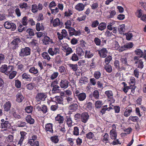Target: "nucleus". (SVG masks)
Masks as SVG:
<instances>
[{
  "mask_svg": "<svg viewBox=\"0 0 146 146\" xmlns=\"http://www.w3.org/2000/svg\"><path fill=\"white\" fill-rule=\"evenodd\" d=\"M15 86L17 88H21V82L19 80H16L15 81Z\"/></svg>",
  "mask_w": 146,
  "mask_h": 146,
  "instance_id": "13d9d810",
  "label": "nucleus"
},
{
  "mask_svg": "<svg viewBox=\"0 0 146 146\" xmlns=\"http://www.w3.org/2000/svg\"><path fill=\"white\" fill-rule=\"evenodd\" d=\"M112 59V58L111 56L109 55L105 58V62L107 64L110 63Z\"/></svg>",
  "mask_w": 146,
  "mask_h": 146,
  "instance_id": "052dcab7",
  "label": "nucleus"
},
{
  "mask_svg": "<svg viewBox=\"0 0 146 146\" xmlns=\"http://www.w3.org/2000/svg\"><path fill=\"white\" fill-rule=\"evenodd\" d=\"M101 76V73L99 71H96L95 72L94 74V76L95 78L98 79H99Z\"/></svg>",
  "mask_w": 146,
  "mask_h": 146,
  "instance_id": "09e8293b",
  "label": "nucleus"
},
{
  "mask_svg": "<svg viewBox=\"0 0 146 146\" xmlns=\"http://www.w3.org/2000/svg\"><path fill=\"white\" fill-rule=\"evenodd\" d=\"M93 97L96 99H99V92L97 90H94L93 93Z\"/></svg>",
  "mask_w": 146,
  "mask_h": 146,
  "instance_id": "a18cd8bd",
  "label": "nucleus"
},
{
  "mask_svg": "<svg viewBox=\"0 0 146 146\" xmlns=\"http://www.w3.org/2000/svg\"><path fill=\"white\" fill-rule=\"evenodd\" d=\"M60 52L59 49L58 47L53 48H50L48 50V53L51 56L59 54Z\"/></svg>",
  "mask_w": 146,
  "mask_h": 146,
  "instance_id": "39448f33",
  "label": "nucleus"
},
{
  "mask_svg": "<svg viewBox=\"0 0 146 146\" xmlns=\"http://www.w3.org/2000/svg\"><path fill=\"white\" fill-rule=\"evenodd\" d=\"M16 101L18 102H21L24 99V97L20 93H18L16 95Z\"/></svg>",
  "mask_w": 146,
  "mask_h": 146,
  "instance_id": "a878e982",
  "label": "nucleus"
},
{
  "mask_svg": "<svg viewBox=\"0 0 146 146\" xmlns=\"http://www.w3.org/2000/svg\"><path fill=\"white\" fill-rule=\"evenodd\" d=\"M132 111V109L131 108L127 109L124 113V115L126 117L129 116Z\"/></svg>",
  "mask_w": 146,
  "mask_h": 146,
  "instance_id": "cd10ccee",
  "label": "nucleus"
},
{
  "mask_svg": "<svg viewBox=\"0 0 146 146\" xmlns=\"http://www.w3.org/2000/svg\"><path fill=\"white\" fill-rule=\"evenodd\" d=\"M125 25H121L118 28V31L120 34L123 33L125 30Z\"/></svg>",
  "mask_w": 146,
  "mask_h": 146,
  "instance_id": "f704fd0d",
  "label": "nucleus"
},
{
  "mask_svg": "<svg viewBox=\"0 0 146 146\" xmlns=\"http://www.w3.org/2000/svg\"><path fill=\"white\" fill-rule=\"evenodd\" d=\"M133 44L132 42L127 43L125 44L122 47V50H125L126 48H131L133 47Z\"/></svg>",
  "mask_w": 146,
  "mask_h": 146,
  "instance_id": "b1692460",
  "label": "nucleus"
},
{
  "mask_svg": "<svg viewBox=\"0 0 146 146\" xmlns=\"http://www.w3.org/2000/svg\"><path fill=\"white\" fill-rule=\"evenodd\" d=\"M63 23L60 21L58 18H56L54 19L53 23V25L54 27H56L60 25H62Z\"/></svg>",
  "mask_w": 146,
  "mask_h": 146,
  "instance_id": "c85d7f7f",
  "label": "nucleus"
},
{
  "mask_svg": "<svg viewBox=\"0 0 146 146\" xmlns=\"http://www.w3.org/2000/svg\"><path fill=\"white\" fill-rule=\"evenodd\" d=\"M136 54L139 55L138 56L140 57H142L143 53V52L139 49H137L135 51Z\"/></svg>",
  "mask_w": 146,
  "mask_h": 146,
  "instance_id": "a19ab883",
  "label": "nucleus"
},
{
  "mask_svg": "<svg viewBox=\"0 0 146 146\" xmlns=\"http://www.w3.org/2000/svg\"><path fill=\"white\" fill-rule=\"evenodd\" d=\"M70 69L73 71L76 72L78 69V65L77 64H69L68 65Z\"/></svg>",
  "mask_w": 146,
  "mask_h": 146,
  "instance_id": "c756f323",
  "label": "nucleus"
},
{
  "mask_svg": "<svg viewBox=\"0 0 146 146\" xmlns=\"http://www.w3.org/2000/svg\"><path fill=\"white\" fill-rule=\"evenodd\" d=\"M56 81L52 82L50 86L53 87L52 91L53 93H59L60 92V87L57 85H55Z\"/></svg>",
  "mask_w": 146,
  "mask_h": 146,
  "instance_id": "20e7f679",
  "label": "nucleus"
},
{
  "mask_svg": "<svg viewBox=\"0 0 146 146\" xmlns=\"http://www.w3.org/2000/svg\"><path fill=\"white\" fill-rule=\"evenodd\" d=\"M55 102L56 103L60 104H63V99L59 96H56L54 98Z\"/></svg>",
  "mask_w": 146,
  "mask_h": 146,
  "instance_id": "5701e85b",
  "label": "nucleus"
},
{
  "mask_svg": "<svg viewBox=\"0 0 146 146\" xmlns=\"http://www.w3.org/2000/svg\"><path fill=\"white\" fill-rule=\"evenodd\" d=\"M4 26L7 29H11V31H14L16 29V25L13 23H11L9 22L6 21L5 23Z\"/></svg>",
  "mask_w": 146,
  "mask_h": 146,
  "instance_id": "7ed1b4c3",
  "label": "nucleus"
},
{
  "mask_svg": "<svg viewBox=\"0 0 146 146\" xmlns=\"http://www.w3.org/2000/svg\"><path fill=\"white\" fill-rule=\"evenodd\" d=\"M50 139L51 141L55 143H57L58 141V137L57 136L52 137H51Z\"/></svg>",
  "mask_w": 146,
  "mask_h": 146,
  "instance_id": "0e129e2a",
  "label": "nucleus"
},
{
  "mask_svg": "<svg viewBox=\"0 0 146 146\" xmlns=\"http://www.w3.org/2000/svg\"><path fill=\"white\" fill-rule=\"evenodd\" d=\"M25 119L27 122L31 124H33L34 123V119L32 118L31 116L30 115H27Z\"/></svg>",
  "mask_w": 146,
  "mask_h": 146,
  "instance_id": "aec40b11",
  "label": "nucleus"
},
{
  "mask_svg": "<svg viewBox=\"0 0 146 146\" xmlns=\"http://www.w3.org/2000/svg\"><path fill=\"white\" fill-rule=\"evenodd\" d=\"M28 19L27 17L25 16L22 19V23L24 26L26 25L28 23L27 22Z\"/></svg>",
  "mask_w": 146,
  "mask_h": 146,
  "instance_id": "3c124183",
  "label": "nucleus"
},
{
  "mask_svg": "<svg viewBox=\"0 0 146 146\" xmlns=\"http://www.w3.org/2000/svg\"><path fill=\"white\" fill-rule=\"evenodd\" d=\"M36 27V30L38 31H40V30L42 31L44 30V27L42 26V25H40V23H37Z\"/></svg>",
  "mask_w": 146,
  "mask_h": 146,
  "instance_id": "58836bf2",
  "label": "nucleus"
},
{
  "mask_svg": "<svg viewBox=\"0 0 146 146\" xmlns=\"http://www.w3.org/2000/svg\"><path fill=\"white\" fill-rule=\"evenodd\" d=\"M79 127H75L74 128L73 134L74 135L77 136L79 134Z\"/></svg>",
  "mask_w": 146,
  "mask_h": 146,
  "instance_id": "ea45409f",
  "label": "nucleus"
},
{
  "mask_svg": "<svg viewBox=\"0 0 146 146\" xmlns=\"http://www.w3.org/2000/svg\"><path fill=\"white\" fill-rule=\"evenodd\" d=\"M78 96V100L80 101L84 100L86 98V95L85 93L83 92L81 93L78 94L76 95Z\"/></svg>",
  "mask_w": 146,
  "mask_h": 146,
  "instance_id": "4468645a",
  "label": "nucleus"
},
{
  "mask_svg": "<svg viewBox=\"0 0 146 146\" xmlns=\"http://www.w3.org/2000/svg\"><path fill=\"white\" fill-rule=\"evenodd\" d=\"M77 54H78V56L81 57L82 56L84 55V52L83 51L82 49L80 47H78L76 49Z\"/></svg>",
  "mask_w": 146,
  "mask_h": 146,
  "instance_id": "dca6fc26",
  "label": "nucleus"
},
{
  "mask_svg": "<svg viewBox=\"0 0 146 146\" xmlns=\"http://www.w3.org/2000/svg\"><path fill=\"white\" fill-rule=\"evenodd\" d=\"M69 34L70 36L73 35L77 36L81 34L80 30L76 31L74 28L71 27L69 29Z\"/></svg>",
  "mask_w": 146,
  "mask_h": 146,
  "instance_id": "423d86ee",
  "label": "nucleus"
},
{
  "mask_svg": "<svg viewBox=\"0 0 146 146\" xmlns=\"http://www.w3.org/2000/svg\"><path fill=\"white\" fill-rule=\"evenodd\" d=\"M16 74L17 72L15 71H13L12 72L9 74V78L10 79H13L16 76Z\"/></svg>",
  "mask_w": 146,
  "mask_h": 146,
  "instance_id": "774afa93",
  "label": "nucleus"
},
{
  "mask_svg": "<svg viewBox=\"0 0 146 146\" xmlns=\"http://www.w3.org/2000/svg\"><path fill=\"white\" fill-rule=\"evenodd\" d=\"M105 94L108 98H112L113 93L112 91L110 90L107 91L105 92Z\"/></svg>",
  "mask_w": 146,
  "mask_h": 146,
  "instance_id": "de8ad7c7",
  "label": "nucleus"
},
{
  "mask_svg": "<svg viewBox=\"0 0 146 146\" xmlns=\"http://www.w3.org/2000/svg\"><path fill=\"white\" fill-rule=\"evenodd\" d=\"M29 72L31 73L36 74L38 72V70L37 68L33 67L30 68L29 70Z\"/></svg>",
  "mask_w": 146,
  "mask_h": 146,
  "instance_id": "473e14b6",
  "label": "nucleus"
},
{
  "mask_svg": "<svg viewBox=\"0 0 146 146\" xmlns=\"http://www.w3.org/2000/svg\"><path fill=\"white\" fill-rule=\"evenodd\" d=\"M94 41L96 45L99 46L100 45L101 42V40L98 38H95Z\"/></svg>",
  "mask_w": 146,
  "mask_h": 146,
  "instance_id": "680f3d73",
  "label": "nucleus"
},
{
  "mask_svg": "<svg viewBox=\"0 0 146 146\" xmlns=\"http://www.w3.org/2000/svg\"><path fill=\"white\" fill-rule=\"evenodd\" d=\"M19 6L20 8L21 9L24 8L25 9H28L29 7V6L27 4L25 3H21L19 4Z\"/></svg>",
  "mask_w": 146,
  "mask_h": 146,
  "instance_id": "79ce46f5",
  "label": "nucleus"
},
{
  "mask_svg": "<svg viewBox=\"0 0 146 146\" xmlns=\"http://www.w3.org/2000/svg\"><path fill=\"white\" fill-rule=\"evenodd\" d=\"M120 60L122 65L127 66L129 65L127 63V58L125 57L121 58L120 59Z\"/></svg>",
  "mask_w": 146,
  "mask_h": 146,
  "instance_id": "4c0bfd02",
  "label": "nucleus"
},
{
  "mask_svg": "<svg viewBox=\"0 0 146 146\" xmlns=\"http://www.w3.org/2000/svg\"><path fill=\"white\" fill-rule=\"evenodd\" d=\"M42 56L44 58L48 60H49L50 58L48 54L46 52H43L42 54Z\"/></svg>",
  "mask_w": 146,
  "mask_h": 146,
  "instance_id": "c03bdc74",
  "label": "nucleus"
},
{
  "mask_svg": "<svg viewBox=\"0 0 146 146\" xmlns=\"http://www.w3.org/2000/svg\"><path fill=\"white\" fill-rule=\"evenodd\" d=\"M105 69L108 73H110L112 70V67L110 65L106 64L105 65Z\"/></svg>",
  "mask_w": 146,
  "mask_h": 146,
  "instance_id": "72a5a7b5",
  "label": "nucleus"
},
{
  "mask_svg": "<svg viewBox=\"0 0 146 146\" xmlns=\"http://www.w3.org/2000/svg\"><path fill=\"white\" fill-rule=\"evenodd\" d=\"M99 23L98 20L94 21L92 22L91 26L93 28L96 27L99 25Z\"/></svg>",
  "mask_w": 146,
  "mask_h": 146,
  "instance_id": "e2e57ef3",
  "label": "nucleus"
},
{
  "mask_svg": "<svg viewBox=\"0 0 146 146\" xmlns=\"http://www.w3.org/2000/svg\"><path fill=\"white\" fill-rule=\"evenodd\" d=\"M69 83L68 81L66 79L61 80L59 85L61 88L65 89L68 87Z\"/></svg>",
  "mask_w": 146,
  "mask_h": 146,
  "instance_id": "0eeeda50",
  "label": "nucleus"
},
{
  "mask_svg": "<svg viewBox=\"0 0 146 146\" xmlns=\"http://www.w3.org/2000/svg\"><path fill=\"white\" fill-rule=\"evenodd\" d=\"M78 108V105L77 104H70L68 107L69 109L72 111L76 110Z\"/></svg>",
  "mask_w": 146,
  "mask_h": 146,
  "instance_id": "a211bd4d",
  "label": "nucleus"
},
{
  "mask_svg": "<svg viewBox=\"0 0 146 146\" xmlns=\"http://www.w3.org/2000/svg\"><path fill=\"white\" fill-rule=\"evenodd\" d=\"M17 126L19 127H24L26 125V123L25 122L21 121H19L17 123Z\"/></svg>",
  "mask_w": 146,
  "mask_h": 146,
  "instance_id": "bf43d9fd",
  "label": "nucleus"
},
{
  "mask_svg": "<svg viewBox=\"0 0 146 146\" xmlns=\"http://www.w3.org/2000/svg\"><path fill=\"white\" fill-rule=\"evenodd\" d=\"M62 49L63 50H65V52H66V56L71 53L73 52L71 48L69 47L67 45H62Z\"/></svg>",
  "mask_w": 146,
  "mask_h": 146,
  "instance_id": "9d476101",
  "label": "nucleus"
},
{
  "mask_svg": "<svg viewBox=\"0 0 146 146\" xmlns=\"http://www.w3.org/2000/svg\"><path fill=\"white\" fill-rule=\"evenodd\" d=\"M21 42L20 39L18 37L16 36L12 42V44L14 45L13 46L14 49H16L18 47V45Z\"/></svg>",
  "mask_w": 146,
  "mask_h": 146,
  "instance_id": "6e6552de",
  "label": "nucleus"
},
{
  "mask_svg": "<svg viewBox=\"0 0 146 146\" xmlns=\"http://www.w3.org/2000/svg\"><path fill=\"white\" fill-rule=\"evenodd\" d=\"M85 5L82 3H79L75 7V9L79 11H82L84 9Z\"/></svg>",
  "mask_w": 146,
  "mask_h": 146,
  "instance_id": "f8f14e48",
  "label": "nucleus"
},
{
  "mask_svg": "<svg viewBox=\"0 0 146 146\" xmlns=\"http://www.w3.org/2000/svg\"><path fill=\"white\" fill-rule=\"evenodd\" d=\"M7 65L5 64L3 65L0 68L1 72L2 73H5L6 74H7L6 73L7 72Z\"/></svg>",
  "mask_w": 146,
  "mask_h": 146,
  "instance_id": "e433bc0d",
  "label": "nucleus"
},
{
  "mask_svg": "<svg viewBox=\"0 0 146 146\" xmlns=\"http://www.w3.org/2000/svg\"><path fill=\"white\" fill-rule=\"evenodd\" d=\"M102 104V102L100 101H97L95 103V106L97 108H100Z\"/></svg>",
  "mask_w": 146,
  "mask_h": 146,
  "instance_id": "49530a36",
  "label": "nucleus"
},
{
  "mask_svg": "<svg viewBox=\"0 0 146 146\" xmlns=\"http://www.w3.org/2000/svg\"><path fill=\"white\" fill-rule=\"evenodd\" d=\"M93 56V55L92 54H90V51H88L87 50L86 51L85 55V57L89 58L92 57Z\"/></svg>",
  "mask_w": 146,
  "mask_h": 146,
  "instance_id": "69168bd1",
  "label": "nucleus"
},
{
  "mask_svg": "<svg viewBox=\"0 0 146 146\" xmlns=\"http://www.w3.org/2000/svg\"><path fill=\"white\" fill-rule=\"evenodd\" d=\"M28 143L31 146H39V143L38 141L33 140H29Z\"/></svg>",
  "mask_w": 146,
  "mask_h": 146,
  "instance_id": "393cba45",
  "label": "nucleus"
},
{
  "mask_svg": "<svg viewBox=\"0 0 146 146\" xmlns=\"http://www.w3.org/2000/svg\"><path fill=\"white\" fill-rule=\"evenodd\" d=\"M1 125L2 128L7 129L8 127H9L10 124L8 121H5L4 122L1 123Z\"/></svg>",
  "mask_w": 146,
  "mask_h": 146,
  "instance_id": "c9c22d12",
  "label": "nucleus"
},
{
  "mask_svg": "<svg viewBox=\"0 0 146 146\" xmlns=\"http://www.w3.org/2000/svg\"><path fill=\"white\" fill-rule=\"evenodd\" d=\"M88 113L86 112H84L82 113L81 115V119L82 121L86 123L88 121L89 117Z\"/></svg>",
  "mask_w": 146,
  "mask_h": 146,
  "instance_id": "1a4fd4ad",
  "label": "nucleus"
},
{
  "mask_svg": "<svg viewBox=\"0 0 146 146\" xmlns=\"http://www.w3.org/2000/svg\"><path fill=\"white\" fill-rule=\"evenodd\" d=\"M110 137L111 139H115L117 136V133L114 129H112L110 132Z\"/></svg>",
  "mask_w": 146,
  "mask_h": 146,
  "instance_id": "412c9836",
  "label": "nucleus"
},
{
  "mask_svg": "<svg viewBox=\"0 0 146 146\" xmlns=\"http://www.w3.org/2000/svg\"><path fill=\"white\" fill-rule=\"evenodd\" d=\"M138 119L139 118L137 116H130L128 120L129 121H131L133 122H136L137 121Z\"/></svg>",
  "mask_w": 146,
  "mask_h": 146,
  "instance_id": "37998d69",
  "label": "nucleus"
},
{
  "mask_svg": "<svg viewBox=\"0 0 146 146\" xmlns=\"http://www.w3.org/2000/svg\"><path fill=\"white\" fill-rule=\"evenodd\" d=\"M88 82V78L85 76L82 77L80 78L79 83L85 84Z\"/></svg>",
  "mask_w": 146,
  "mask_h": 146,
  "instance_id": "bb28decb",
  "label": "nucleus"
},
{
  "mask_svg": "<svg viewBox=\"0 0 146 146\" xmlns=\"http://www.w3.org/2000/svg\"><path fill=\"white\" fill-rule=\"evenodd\" d=\"M114 64L115 67L118 70H120L119 62L118 60H115L114 62Z\"/></svg>",
  "mask_w": 146,
  "mask_h": 146,
  "instance_id": "8fccbe9b",
  "label": "nucleus"
},
{
  "mask_svg": "<svg viewBox=\"0 0 146 146\" xmlns=\"http://www.w3.org/2000/svg\"><path fill=\"white\" fill-rule=\"evenodd\" d=\"M58 72H54L51 75L50 78L52 80H53L56 78L58 76Z\"/></svg>",
  "mask_w": 146,
  "mask_h": 146,
  "instance_id": "864d4df0",
  "label": "nucleus"
},
{
  "mask_svg": "<svg viewBox=\"0 0 146 146\" xmlns=\"http://www.w3.org/2000/svg\"><path fill=\"white\" fill-rule=\"evenodd\" d=\"M31 54V49L29 47H25L21 50L19 52V56L23 58Z\"/></svg>",
  "mask_w": 146,
  "mask_h": 146,
  "instance_id": "f257e3e1",
  "label": "nucleus"
},
{
  "mask_svg": "<svg viewBox=\"0 0 146 146\" xmlns=\"http://www.w3.org/2000/svg\"><path fill=\"white\" fill-rule=\"evenodd\" d=\"M33 110V108L31 106H28L27 107L25 108L26 111L28 113H30L32 112Z\"/></svg>",
  "mask_w": 146,
  "mask_h": 146,
  "instance_id": "6e6d98bb",
  "label": "nucleus"
},
{
  "mask_svg": "<svg viewBox=\"0 0 146 146\" xmlns=\"http://www.w3.org/2000/svg\"><path fill=\"white\" fill-rule=\"evenodd\" d=\"M42 42L45 45L51 43L52 42V40L47 36H45L44 37V38L42 40Z\"/></svg>",
  "mask_w": 146,
  "mask_h": 146,
  "instance_id": "9b49d317",
  "label": "nucleus"
},
{
  "mask_svg": "<svg viewBox=\"0 0 146 146\" xmlns=\"http://www.w3.org/2000/svg\"><path fill=\"white\" fill-rule=\"evenodd\" d=\"M11 106V104L9 102H6L4 105V110L8 111L10 110Z\"/></svg>",
  "mask_w": 146,
  "mask_h": 146,
  "instance_id": "6ab92c4d",
  "label": "nucleus"
},
{
  "mask_svg": "<svg viewBox=\"0 0 146 146\" xmlns=\"http://www.w3.org/2000/svg\"><path fill=\"white\" fill-rule=\"evenodd\" d=\"M26 32L29 34L30 36H34V31L32 29H28L27 30Z\"/></svg>",
  "mask_w": 146,
  "mask_h": 146,
  "instance_id": "338daca9",
  "label": "nucleus"
},
{
  "mask_svg": "<svg viewBox=\"0 0 146 146\" xmlns=\"http://www.w3.org/2000/svg\"><path fill=\"white\" fill-rule=\"evenodd\" d=\"M47 96L46 93H38L36 95L35 99L37 102L44 101L45 100Z\"/></svg>",
  "mask_w": 146,
  "mask_h": 146,
  "instance_id": "f03ea898",
  "label": "nucleus"
},
{
  "mask_svg": "<svg viewBox=\"0 0 146 146\" xmlns=\"http://www.w3.org/2000/svg\"><path fill=\"white\" fill-rule=\"evenodd\" d=\"M65 25H66L65 28L67 29H70V28H71L70 26L71 25V22L70 20H68L65 23Z\"/></svg>",
  "mask_w": 146,
  "mask_h": 146,
  "instance_id": "4d7b16f0",
  "label": "nucleus"
},
{
  "mask_svg": "<svg viewBox=\"0 0 146 146\" xmlns=\"http://www.w3.org/2000/svg\"><path fill=\"white\" fill-rule=\"evenodd\" d=\"M55 120L58 121L59 123H62L64 121V118L63 116H61L60 114H58L55 117Z\"/></svg>",
  "mask_w": 146,
  "mask_h": 146,
  "instance_id": "4be33fe9",
  "label": "nucleus"
},
{
  "mask_svg": "<svg viewBox=\"0 0 146 146\" xmlns=\"http://www.w3.org/2000/svg\"><path fill=\"white\" fill-rule=\"evenodd\" d=\"M52 124L51 123L47 124L45 125V130L47 132L49 131L51 133L53 132L52 129Z\"/></svg>",
  "mask_w": 146,
  "mask_h": 146,
  "instance_id": "f3484780",
  "label": "nucleus"
},
{
  "mask_svg": "<svg viewBox=\"0 0 146 146\" xmlns=\"http://www.w3.org/2000/svg\"><path fill=\"white\" fill-rule=\"evenodd\" d=\"M22 77L23 79L29 82H31L32 79V78L30 75L27 74L26 73L23 74Z\"/></svg>",
  "mask_w": 146,
  "mask_h": 146,
  "instance_id": "2eb2a0df",
  "label": "nucleus"
},
{
  "mask_svg": "<svg viewBox=\"0 0 146 146\" xmlns=\"http://www.w3.org/2000/svg\"><path fill=\"white\" fill-rule=\"evenodd\" d=\"M106 27V24L105 23L102 22L98 26V29L102 31L105 29Z\"/></svg>",
  "mask_w": 146,
  "mask_h": 146,
  "instance_id": "2f4dec72",
  "label": "nucleus"
},
{
  "mask_svg": "<svg viewBox=\"0 0 146 146\" xmlns=\"http://www.w3.org/2000/svg\"><path fill=\"white\" fill-rule=\"evenodd\" d=\"M71 59L73 61H76L78 60L79 59L77 55L75 53H74L72 54V56L71 58Z\"/></svg>",
  "mask_w": 146,
  "mask_h": 146,
  "instance_id": "603ef678",
  "label": "nucleus"
},
{
  "mask_svg": "<svg viewBox=\"0 0 146 146\" xmlns=\"http://www.w3.org/2000/svg\"><path fill=\"white\" fill-rule=\"evenodd\" d=\"M67 117V124L69 127H70L72 126V121L71 118L70 117Z\"/></svg>",
  "mask_w": 146,
  "mask_h": 146,
  "instance_id": "5fc2aeb1",
  "label": "nucleus"
},
{
  "mask_svg": "<svg viewBox=\"0 0 146 146\" xmlns=\"http://www.w3.org/2000/svg\"><path fill=\"white\" fill-rule=\"evenodd\" d=\"M35 83L31 82L27 84L26 87L29 90H32L35 87Z\"/></svg>",
  "mask_w": 146,
  "mask_h": 146,
  "instance_id": "7c9ffc66",
  "label": "nucleus"
},
{
  "mask_svg": "<svg viewBox=\"0 0 146 146\" xmlns=\"http://www.w3.org/2000/svg\"><path fill=\"white\" fill-rule=\"evenodd\" d=\"M98 53L100 54V56L104 58L106 56L108 51L106 48H103L100 50Z\"/></svg>",
  "mask_w": 146,
  "mask_h": 146,
  "instance_id": "ddd939ff",
  "label": "nucleus"
}]
</instances>
